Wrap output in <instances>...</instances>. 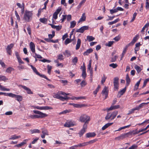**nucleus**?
<instances>
[{"label": "nucleus", "mask_w": 149, "mask_h": 149, "mask_svg": "<svg viewBox=\"0 0 149 149\" xmlns=\"http://www.w3.org/2000/svg\"><path fill=\"white\" fill-rule=\"evenodd\" d=\"M33 112L38 115H31L29 117L31 119L42 118L47 116V115L38 110H33Z\"/></svg>", "instance_id": "1"}, {"label": "nucleus", "mask_w": 149, "mask_h": 149, "mask_svg": "<svg viewBox=\"0 0 149 149\" xmlns=\"http://www.w3.org/2000/svg\"><path fill=\"white\" fill-rule=\"evenodd\" d=\"M79 120L81 123H84V124L83 125H85L87 126L90 120V117L86 114H83L80 116Z\"/></svg>", "instance_id": "2"}, {"label": "nucleus", "mask_w": 149, "mask_h": 149, "mask_svg": "<svg viewBox=\"0 0 149 149\" xmlns=\"http://www.w3.org/2000/svg\"><path fill=\"white\" fill-rule=\"evenodd\" d=\"M64 92L61 91L57 93H54L53 97L54 98L58 99L63 101L69 99L70 98L69 97L66 96L65 97H63L61 96V95H64Z\"/></svg>", "instance_id": "3"}, {"label": "nucleus", "mask_w": 149, "mask_h": 149, "mask_svg": "<svg viewBox=\"0 0 149 149\" xmlns=\"http://www.w3.org/2000/svg\"><path fill=\"white\" fill-rule=\"evenodd\" d=\"M118 113V111H115L111 113H108L105 117V119L108 120L110 119L111 120L114 119Z\"/></svg>", "instance_id": "4"}, {"label": "nucleus", "mask_w": 149, "mask_h": 149, "mask_svg": "<svg viewBox=\"0 0 149 149\" xmlns=\"http://www.w3.org/2000/svg\"><path fill=\"white\" fill-rule=\"evenodd\" d=\"M32 15L31 12L25 11L23 17L24 19L26 22H29L32 19Z\"/></svg>", "instance_id": "5"}, {"label": "nucleus", "mask_w": 149, "mask_h": 149, "mask_svg": "<svg viewBox=\"0 0 149 149\" xmlns=\"http://www.w3.org/2000/svg\"><path fill=\"white\" fill-rule=\"evenodd\" d=\"M76 124L75 122L72 120H68L64 125V126L67 127H70Z\"/></svg>", "instance_id": "6"}, {"label": "nucleus", "mask_w": 149, "mask_h": 149, "mask_svg": "<svg viewBox=\"0 0 149 149\" xmlns=\"http://www.w3.org/2000/svg\"><path fill=\"white\" fill-rule=\"evenodd\" d=\"M119 79L118 77H115L113 79L114 90L117 91L118 89Z\"/></svg>", "instance_id": "7"}, {"label": "nucleus", "mask_w": 149, "mask_h": 149, "mask_svg": "<svg viewBox=\"0 0 149 149\" xmlns=\"http://www.w3.org/2000/svg\"><path fill=\"white\" fill-rule=\"evenodd\" d=\"M14 46V44L11 43L10 44L8 45L7 46V47L6 48V50L7 52V53L9 55H11L12 51L11 49Z\"/></svg>", "instance_id": "8"}, {"label": "nucleus", "mask_w": 149, "mask_h": 149, "mask_svg": "<svg viewBox=\"0 0 149 149\" xmlns=\"http://www.w3.org/2000/svg\"><path fill=\"white\" fill-rule=\"evenodd\" d=\"M34 108L35 109L40 110H48L52 109V107L48 106L40 107L39 106H36L34 107Z\"/></svg>", "instance_id": "9"}, {"label": "nucleus", "mask_w": 149, "mask_h": 149, "mask_svg": "<svg viewBox=\"0 0 149 149\" xmlns=\"http://www.w3.org/2000/svg\"><path fill=\"white\" fill-rule=\"evenodd\" d=\"M130 134V133H125L121 134L120 136L115 138V139L119 140L121 139H123L126 137H128V135Z\"/></svg>", "instance_id": "10"}, {"label": "nucleus", "mask_w": 149, "mask_h": 149, "mask_svg": "<svg viewBox=\"0 0 149 149\" xmlns=\"http://www.w3.org/2000/svg\"><path fill=\"white\" fill-rule=\"evenodd\" d=\"M88 26H84L76 30L77 32L83 33L85 30H88Z\"/></svg>", "instance_id": "11"}, {"label": "nucleus", "mask_w": 149, "mask_h": 149, "mask_svg": "<svg viewBox=\"0 0 149 149\" xmlns=\"http://www.w3.org/2000/svg\"><path fill=\"white\" fill-rule=\"evenodd\" d=\"M120 107V106L119 105L115 106L112 105L109 108H107L106 110L107 111V112H108L111 110L118 109Z\"/></svg>", "instance_id": "12"}, {"label": "nucleus", "mask_w": 149, "mask_h": 149, "mask_svg": "<svg viewBox=\"0 0 149 149\" xmlns=\"http://www.w3.org/2000/svg\"><path fill=\"white\" fill-rule=\"evenodd\" d=\"M83 126L82 129L81 130L79 133L80 136H81L86 132L87 127V126L85 125H83Z\"/></svg>", "instance_id": "13"}, {"label": "nucleus", "mask_w": 149, "mask_h": 149, "mask_svg": "<svg viewBox=\"0 0 149 149\" xmlns=\"http://www.w3.org/2000/svg\"><path fill=\"white\" fill-rule=\"evenodd\" d=\"M108 92V88L106 86H105L102 91V94L105 95V98L104 99H106L107 97Z\"/></svg>", "instance_id": "14"}, {"label": "nucleus", "mask_w": 149, "mask_h": 149, "mask_svg": "<svg viewBox=\"0 0 149 149\" xmlns=\"http://www.w3.org/2000/svg\"><path fill=\"white\" fill-rule=\"evenodd\" d=\"M20 86H21L26 91L27 93L28 94H33V93L31 91V90L29 88L26 87L25 86H23L22 85H20Z\"/></svg>", "instance_id": "15"}, {"label": "nucleus", "mask_w": 149, "mask_h": 149, "mask_svg": "<svg viewBox=\"0 0 149 149\" xmlns=\"http://www.w3.org/2000/svg\"><path fill=\"white\" fill-rule=\"evenodd\" d=\"M30 48L32 52L33 53H35V45L34 43L32 42H31L30 43Z\"/></svg>", "instance_id": "16"}, {"label": "nucleus", "mask_w": 149, "mask_h": 149, "mask_svg": "<svg viewBox=\"0 0 149 149\" xmlns=\"http://www.w3.org/2000/svg\"><path fill=\"white\" fill-rule=\"evenodd\" d=\"M42 134L41 135V136L42 139L45 138V135H48V132L47 130H44L42 131Z\"/></svg>", "instance_id": "17"}, {"label": "nucleus", "mask_w": 149, "mask_h": 149, "mask_svg": "<svg viewBox=\"0 0 149 149\" xmlns=\"http://www.w3.org/2000/svg\"><path fill=\"white\" fill-rule=\"evenodd\" d=\"M86 136L87 138L94 137L96 135V134L94 132H89L86 134Z\"/></svg>", "instance_id": "18"}, {"label": "nucleus", "mask_w": 149, "mask_h": 149, "mask_svg": "<svg viewBox=\"0 0 149 149\" xmlns=\"http://www.w3.org/2000/svg\"><path fill=\"white\" fill-rule=\"evenodd\" d=\"M27 141V139H25L24 140V141L21 142L19 144L16 145L14 146V147H17L18 148H19L23 146L24 144L26 143V142L24 141Z\"/></svg>", "instance_id": "19"}, {"label": "nucleus", "mask_w": 149, "mask_h": 149, "mask_svg": "<svg viewBox=\"0 0 149 149\" xmlns=\"http://www.w3.org/2000/svg\"><path fill=\"white\" fill-rule=\"evenodd\" d=\"M113 123H108L104 125L102 128V130H104L105 129L108 127L109 126H111L113 124Z\"/></svg>", "instance_id": "20"}, {"label": "nucleus", "mask_w": 149, "mask_h": 149, "mask_svg": "<svg viewBox=\"0 0 149 149\" xmlns=\"http://www.w3.org/2000/svg\"><path fill=\"white\" fill-rule=\"evenodd\" d=\"M81 44V40L79 38L77 40V44L76 45V49L78 50L79 49L80 46Z\"/></svg>", "instance_id": "21"}, {"label": "nucleus", "mask_w": 149, "mask_h": 149, "mask_svg": "<svg viewBox=\"0 0 149 149\" xmlns=\"http://www.w3.org/2000/svg\"><path fill=\"white\" fill-rule=\"evenodd\" d=\"M86 17L85 16V13H83L81 17V18H80L78 22L80 23L81 22H83L85 21L86 20Z\"/></svg>", "instance_id": "22"}, {"label": "nucleus", "mask_w": 149, "mask_h": 149, "mask_svg": "<svg viewBox=\"0 0 149 149\" xmlns=\"http://www.w3.org/2000/svg\"><path fill=\"white\" fill-rule=\"evenodd\" d=\"M134 68L136 70L138 73H139V72H141L142 70L141 67L137 65H135L134 66Z\"/></svg>", "instance_id": "23"}, {"label": "nucleus", "mask_w": 149, "mask_h": 149, "mask_svg": "<svg viewBox=\"0 0 149 149\" xmlns=\"http://www.w3.org/2000/svg\"><path fill=\"white\" fill-rule=\"evenodd\" d=\"M93 51V49L91 48H90L87 49L86 52H85L84 53V55L85 56L88 55L89 54L92 52Z\"/></svg>", "instance_id": "24"}, {"label": "nucleus", "mask_w": 149, "mask_h": 149, "mask_svg": "<svg viewBox=\"0 0 149 149\" xmlns=\"http://www.w3.org/2000/svg\"><path fill=\"white\" fill-rule=\"evenodd\" d=\"M126 84L127 86H128L130 82V79L128 74H127L126 76Z\"/></svg>", "instance_id": "25"}, {"label": "nucleus", "mask_w": 149, "mask_h": 149, "mask_svg": "<svg viewBox=\"0 0 149 149\" xmlns=\"http://www.w3.org/2000/svg\"><path fill=\"white\" fill-rule=\"evenodd\" d=\"M30 131L31 134L36 133H39L40 132V130L38 129L31 130H30Z\"/></svg>", "instance_id": "26"}, {"label": "nucleus", "mask_w": 149, "mask_h": 149, "mask_svg": "<svg viewBox=\"0 0 149 149\" xmlns=\"http://www.w3.org/2000/svg\"><path fill=\"white\" fill-rule=\"evenodd\" d=\"M20 136H16L15 135H13L9 139L10 140H15L19 138H20Z\"/></svg>", "instance_id": "27"}, {"label": "nucleus", "mask_w": 149, "mask_h": 149, "mask_svg": "<svg viewBox=\"0 0 149 149\" xmlns=\"http://www.w3.org/2000/svg\"><path fill=\"white\" fill-rule=\"evenodd\" d=\"M63 54L65 56H66L67 57H68L71 55L70 52L67 50H65V52L63 53Z\"/></svg>", "instance_id": "28"}, {"label": "nucleus", "mask_w": 149, "mask_h": 149, "mask_svg": "<svg viewBox=\"0 0 149 149\" xmlns=\"http://www.w3.org/2000/svg\"><path fill=\"white\" fill-rule=\"evenodd\" d=\"M126 87H125L124 88H123L122 90L119 92L118 95V96L119 94H120V95L119 96V97H120L121 95H122L125 93L126 91Z\"/></svg>", "instance_id": "29"}, {"label": "nucleus", "mask_w": 149, "mask_h": 149, "mask_svg": "<svg viewBox=\"0 0 149 149\" xmlns=\"http://www.w3.org/2000/svg\"><path fill=\"white\" fill-rule=\"evenodd\" d=\"M119 20H120V19L119 18L117 19H116V20H114L113 21L111 22H109L108 23V24L109 25H112L113 24H115V23L118 22H119Z\"/></svg>", "instance_id": "30"}, {"label": "nucleus", "mask_w": 149, "mask_h": 149, "mask_svg": "<svg viewBox=\"0 0 149 149\" xmlns=\"http://www.w3.org/2000/svg\"><path fill=\"white\" fill-rule=\"evenodd\" d=\"M15 98H17V100L19 102H20L22 100V96L18 95H16Z\"/></svg>", "instance_id": "31"}, {"label": "nucleus", "mask_w": 149, "mask_h": 149, "mask_svg": "<svg viewBox=\"0 0 149 149\" xmlns=\"http://www.w3.org/2000/svg\"><path fill=\"white\" fill-rule=\"evenodd\" d=\"M8 80V79L5 76L0 75V81H6Z\"/></svg>", "instance_id": "32"}, {"label": "nucleus", "mask_w": 149, "mask_h": 149, "mask_svg": "<svg viewBox=\"0 0 149 149\" xmlns=\"http://www.w3.org/2000/svg\"><path fill=\"white\" fill-rule=\"evenodd\" d=\"M30 66L33 70V72L35 73L37 75H40V73L37 71L36 68L35 67H34L31 65H30Z\"/></svg>", "instance_id": "33"}, {"label": "nucleus", "mask_w": 149, "mask_h": 149, "mask_svg": "<svg viewBox=\"0 0 149 149\" xmlns=\"http://www.w3.org/2000/svg\"><path fill=\"white\" fill-rule=\"evenodd\" d=\"M76 22L74 21H73L70 22V28H74L76 24Z\"/></svg>", "instance_id": "34"}, {"label": "nucleus", "mask_w": 149, "mask_h": 149, "mask_svg": "<svg viewBox=\"0 0 149 149\" xmlns=\"http://www.w3.org/2000/svg\"><path fill=\"white\" fill-rule=\"evenodd\" d=\"M71 111L70 110H66L63 111L59 113V115L64 114L67 113H69Z\"/></svg>", "instance_id": "35"}, {"label": "nucleus", "mask_w": 149, "mask_h": 149, "mask_svg": "<svg viewBox=\"0 0 149 149\" xmlns=\"http://www.w3.org/2000/svg\"><path fill=\"white\" fill-rule=\"evenodd\" d=\"M72 40V39H70L68 38H67L64 42L65 45H67L68 44L71 42Z\"/></svg>", "instance_id": "36"}, {"label": "nucleus", "mask_w": 149, "mask_h": 149, "mask_svg": "<svg viewBox=\"0 0 149 149\" xmlns=\"http://www.w3.org/2000/svg\"><path fill=\"white\" fill-rule=\"evenodd\" d=\"M72 62L74 65H76L78 59L77 57H75L72 60Z\"/></svg>", "instance_id": "37"}, {"label": "nucleus", "mask_w": 149, "mask_h": 149, "mask_svg": "<svg viewBox=\"0 0 149 149\" xmlns=\"http://www.w3.org/2000/svg\"><path fill=\"white\" fill-rule=\"evenodd\" d=\"M87 40L89 42H91L94 40L95 39V38L92 36H88L87 37Z\"/></svg>", "instance_id": "38"}, {"label": "nucleus", "mask_w": 149, "mask_h": 149, "mask_svg": "<svg viewBox=\"0 0 149 149\" xmlns=\"http://www.w3.org/2000/svg\"><path fill=\"white\" fill-rule=\"evenodd\" d=\"M107 77L105 76V74H103V77L102 78V80L101 81V83L103 84L105 81V80L107 79Z\"/></svg>", "instance_id": "39"}, {"label": "nucleus", "mask_w": 149, "mask_h": 149, "mask_svg": "<svg viewBox=\"0 0 149 149\" xmlns=\"http://www.w3.org/2000/svg\"><path fill=\"white\" fill-rule=\"evenodd\" d=\"M128 48V47H127V46H126L125 48L124 49V50L123 51V53H122V57L121 58V60H122V58H123V57L124 54H125L127 50V49Z\"/></svg>", "instance_id": "40"}, {"label": "nucleus", "mask_w": 149, "mask_h": 149, "mask_svg": "<svg viewBox=\"0 0 149 149\" xmlns=\"http://www.w3.org/2000/svg\"><path fill=\"white\" fill-rule=\"evenodd\" d=\"M78 147H82L87 145L86 142H84L82 143H79L77 145Z\"/></svg>", "instance_id": "41"}, {"label": "nucleus", "mask_w": 149, "mask_h": 149, "mask_svg": "<svg viewBox=\"0 0 149 149\" xmlns=\"http://www.w3.org/2000/svg\"><path fill=\"white\" fill-rule=\"evenodd\" d=\"M149 26V23H146L142 28V29L141 30V32H143L144 31V30L146 28L148 27Z\"/></svg>", "instance_id": "42"}, {"label": "nucleus", "mask_w": 149, "mask_h": 149, "mask_svg": "<svg viewBox=\"0 0 149 149\" xmlns=\"http://www.w3.org/2000/svg\"><path fill=\"white\" fill-rule=\"evenodd\" d=\"M40 22L44 24L46 23L47 21V19L45 18H41L40 19Z\"/></svg>", "instance_id": "43"}, {"label": "nucleus", "mask_w": 149, "mask_h": 149, "mask_svg": "<svg viewBox=\"0 0 149 149\" xmlns=\"http://www.w3.org/2000/svg\"><path fill=\"white\" fill-rule=\"evenodd\" d=\"M96 140H97L96 139H94L93 140H91V141H89L86 142V143L87 144V145H88L89 144H92V143H94L96 141Z\"/></svg>", "instance_id": "44"}, {"label": "nucleus", "mask_w": 149, "mask_h": 149, "mask_svg": "<svg viewBox=\"0 0 149 149\" xmlns=\"http://www.w3.org/2000/svg\"><path fill=\"white\" fill-rule=\"evenodd\" d=\"M63 56L62 54H59L57 56V59L60 60H63Z\"/></svg>", "instance_id": "45"}, {"label": "nucleus", "mask_w": 149, "mask_h": 149, "mask_svg": "<svg viewBox=\"0 0 149 149\" xmlns=\"http://www.w3.org/2000/svg\"><path fill=\"white\" fill-rule=\"evenodd\" d=\"M86 84V82L84 80L82 81L80 83V85L82 87H84Z\"/></svg>", "instance_id": "46"}, {"label": "nucleus", "mask_w": 149, "mask_h": 149, "mask_svg": "<svg viewBox=\"0 0 149 149\" xmlns=\"http://www.w3.org/2000/svg\"><path fill=\"white\" fill-rule=\"evenodd\" d=\"M91 60L89 61V64L88 66L87 69L89 70H91L92 69V68H91Z\"/></svg>", "instance_id": "47"}, {"label": "nucleus", "mask_w": 149, "mask_h": 149, "mask_svg": "<svg viewBox=\"0 0 149 149\" xmlns=\"http://www.w3.org/2000/svg\"><path fill=\"white\" fill-rule=\"evenodd\" d=\"M13 68H12L11 67H9L8 68H7L6 70V72H7L10 73H11V72L13 71Z\"/></svg>", "instance_id": "48"}, {"label": "nucleus", "mask_w": 149, "mask_h": 149, "mask_svg": "<svg viewBox=\"0 0 149 149\" xmlns=\"http://www.w3.org/2000/svg\"><path fill=\"white\" fill-rule=\"evenodd\" d=\"M16 95L13 94L12 93H8V96L12 98H15Z\"/></svg>", "instance_id": "49"}, {"label": "nucleus", "mask_w": 149, "mask_h": 149, "mask_svg": "<svg viewBox=\"0 0 149 149\" xmlns=\"http://www.w3.org/2000/svg\"><path fill=\"white\" fill-rule=\"evenodd\" d=\"M72 105L74 106V107H82L83 106V105L82 104H72Z\"/></svg>", "instance_id": "50"}, {"label": "nucleus", "mask_w": 149, "mask_h": 149, "mask_svg": "<svg viewBox=\"0 0 149 149\" xmlns=\"http://www.w3.org/2000/svg\"><path fill=\"white\" fill-rule=\"evenodd\" d=\"M149 81V78L146 79L144 81L143 84L142 86V88L144 87L146 85V84L148 81Z\"/></svg>", "instance_id": "51"}, {"label": "nucleus", "mask_w": 149, "mask_h": 149, "mask_svg": "<svg viewBox=\"0 0 149 149\" xmlns=\"http://www.w3.org/2000/svg\"><path fill=\"white\" fill-rule=\"evenodd\" d=\"M109 66L112 67L113 68H115L117 67V65L116 64H114L113 63L110 64L109 65Z\"/></svg>", "instance_id": "52"}, {"label": "nucleus", "mask_w": 149, "mask_h": 149, "mask_svg": "<svg viewBox=\"0 0 149 149\" xmlns=\"http://www.w3.org/2000/svg\"><path fill=\"white\" fill-rule=\"evenodd\" d=\"M100 88V86L99 85H98L97 86V87L96 89V90L93 92V93L94 95H96L97 94V92L99 91V90Z\"/></svg>", "instance_id": "53"}, {"label": "nucleus", "mask_w": 149, "mask_h": 149, "mask_svg": "<svg viewBox=\"0 0 149 149\" xmlns=\"http://www.w3.org/2000/svg\"><path fill=\"white\" fill-rule=\"evenodd\" d=\"M137 15V13H135L133 15V17L132 18V19L130 21V22H132L133 21H134V20L136 17Z\"/></svg>", "instance_id": "54"}, {"label": "nucleus", "mask_w": 149, "mask_h": 149, "mask_svg": "<svg viewBox=\"0 0 149 149\" xmlns=\"http://www.w3.org/2000/svg\"><path fill=\"white\" fill-rule=\"evenodd\" d=\"M55 36V32L54 31H53L52 34H49L48 35V37L49 38H52Z\"/></svg>", "instance_id": "55"}, {"label": "nucleus", "mask_w": 149, "mask_h": 149, "mask_svg": "<svg viewBox=\"0 0 149 149\" xmlns=\"http://www.w3.org/2000/svg\"><path fill=\"white\" fill-rule=\"evenodd\" d=\"M83 66H81L80 69L82 70V72H86V68L84 63H83Z\"/></svg>", "instance_id": "56"}, {"label": "nucleus", "mask_w": 149, "mask_h": 149, "mask_svg": "<svg viewBox=\"0 0 149 149\" xmlns=\"http://www.w3.org/2000/svg\"><path fill=\"white\" fill-rule=\"evenodd\" d=\"M0 64L2 66V67L3 68H5L6 65L4 63L3 61L0 59Z\"/></svg>", "instance_id": "57"}, {"label": "nucleus", "mask_w": 149, "mask_h": 149, "mask_svg": "<svg viewBox=\"0 0 149 149\" xmlns=\"http://www.w3.org/2000/svg\"><path fill=\"white\" fill-rule=\"evenodd\" d=\"M149 103V102H148L147 103H141V104H140L139 106V108H140V109L141 108L143 107L144 106L145 104H148Z\"/></svg>", "instance_id": "58"}, {"label": "nucleus", "mask_w": 149, "mask_h": 149, "mask_svg": "<svg viewBox=\"0 0 149 149\" xmlns=\"http://www.w3.org/2000/svg\"><path fill=\"white\" fill-rule=\"evenodd\" d=\"M15 15L17 17V19L19 21L20 20V18L19 17V15L18 14L17 12L16 11H15Z\"/></svg>", "instance_id": "59"}, {"label": "nucleus", "mask_w": 149, "mask_h": 149, "mask_svg": "<svg viewBox=\"0 0 149 149\" xmlns=\"http://www.w3.org/2000/svg\"><path fill=\"white\" fill-rule=\"evenodd\" d=\"M118 56H115L114 57L111 58V62H115L116 61V59L118 58Z\"/></svg>", "instance_id": "60"}, {"label": "nucleus", "mask_w": 149, "mask_h": 149, "mask_svg": "<svg viewBox=\"0 0 149 149\" xmlns=\"http://www.w3.org/2000/svg\"><path fill=\"white\" fill-rule=\"evenodd\" d=\"M58 14H57L56 13L54 12L53 14V18L55 19H56L58 17Z\"/></svg>", "instance_id": "61"}, {"label": "nucleus", "mask_w": 149, "mask_h": 149, "mask_svg": "<svg viewBox=\"0 0 149 149\" xmlns=\"http://www.w3.org/2000/svg\"><path fill=\"white\" fill-rule=\"evenodd\" d=\"M110 13L111 14H113L114 13L117 12L116 9H111L110 10Z\"/></svg>", "instance_id": "62"}, {"label": "nucleus", "mask_w": 149, "mask_h": 149, "mask_svg": "<svg viewBox=\"0 0 149 149\" xmlns=\"http://www.w3.org/2000/svg\"><path fill=\"white\" fill-rule=\"evenodd\" d=\"M120 36H118L114 38L113 39L116 41H118L120 40Z\"/></svg>", "instance_id": "63"}, {"label": "nucleus", "mask_w": 149, "mask_h": 149, "mask_svg": "<svg viewBox=\"0 0 149 149\" xmlns=\"http://www.w3.org/2000/svg\"><path fill=\"white\" fill-rule=\"evenodd\" d=\"M137 146L135 145H132L131 147L129 148V149H136L137 148Z\"/></svg>", "instance_id": "64"}]
</instances>
